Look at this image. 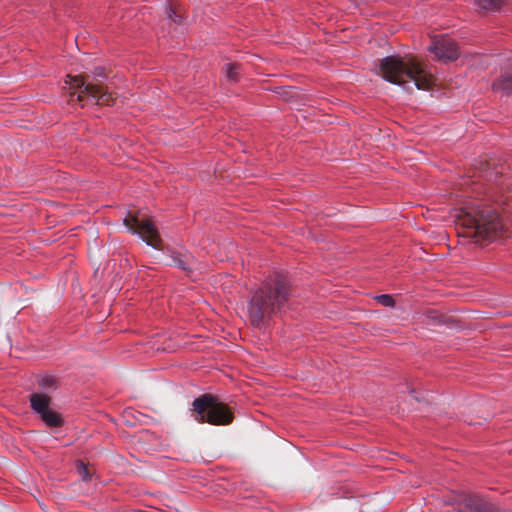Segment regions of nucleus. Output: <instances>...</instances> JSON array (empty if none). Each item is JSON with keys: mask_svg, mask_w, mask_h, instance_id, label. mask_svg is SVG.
<instances>
[{"mask_svg": "<svg viewBox=\"0 0 512 512\" xmlns=\"http://www.w3.org/2000/svg\"><path fill=\"white\" fill-rule=\"evenodd\" d=\"M291 295L287 278L279 273L267 277L253 293L247 305L251 324L265 328L272 316L285 309Z\"/></svg>", "mask_w": 512, "mask_h": 512, "instance_id": "nucleus-1", "label": "nucleus"}, {"mask_svg": "<svg viewBox=\"0 0 512 512\" xmlns=\"http://www.w3.org/2000/svg\"><path fill=\"white\" fill-rule=\"evenodd\" d=\"M377 70L382 79L411 93L413 88L428 90L430 81L423 66L415 57L392 54L379 60Z\"/></svg>", "mask_w": 512, "mask_h": 512, "instance_id": "nucleus-2", "label": "nucleus"}, {"mask_svg": "<svg viewBox=\"0 0 512 512\" xmlns=\"http://www.w3.org/2000/svg\"><path fill=\"white\" fill-rule=\"evenodd\" d=\"M192 406L197 414L195 420L200 423L219 426L228 425L233 421L234 416L230 407L210 393L195 398Z\"/></svg>", "mask_w": 512, "mask_h": 512, "instance_id": "nucleus-3", "label": "nucleus"}, {"mask_svg": "<svg viewBox=\"0 0 512 512\" xmlns=\"http://www.w3.org/2000/svg\"><path fill=\"white\" fill-rule=\"evenodd\" d=\"M29 402L32 411L47 427L60 428L64 425L62 414L51 408L52 397L30 394Z\"/></svg>", "mask_w": 512, "mask_h": 512, "instance_id": "nucleus-4", "label": "nucleus"}, {"mask_svg": "<svg viewBox=\"0 0 512 512\" xmlns=\"http://www.w3.org/2000/svg\"><path fill=\"white\" fill-rule=\"evenodd\" d=\"M123 223L129 233L137 235L147 246L157 248L155 241L158 237V230L150 219L131 216L130 218L125 217Z\"/></svg>", "mask_w": 512, "mask_h": 512, "instance_id": "nucleus-5", "label": "nucleus"}, {"mask_svg": "<svg viewBox=\"0 0 512 512\" xmlns=\"http://www.w3.org/2000/svg\"><path fill=\"white\" fill-rule=\"evenodd\" d=\"M428 51L438 60L445 63L455 61L460 56L457 43L448 36L433 38L431 44L428 46Z\"/></svg>", "mask_w": 512, "mask_h": 512, "instance_id": "nucleus-6", "label": "nucleus"}, {"mask_svg": "<svg viewBox=\"0 0 512 512\" xmlns=\"http://www.w3.org/2000/svg\"><path fill=\"white\" fill-rule=\"evenodd\" d=\"M164 259L162 263L166 266L176 267L187 274L193 272V266L195 263V258L187 249L185 248H173L167 247L162 250Z\"/></svg>", "mask_w": 512, "mask_h": 512, "instance_id": "nucleus-7", "label": "nucleus"}, {"mask_svg": "<svg viewBox=\"0 0 512 512\" xmlns=\"http://www.w3.org/2000/svg\"><path fill=\"white\" fill-rule=\"evenodd\" d=\"M458 512H504L487 498L477 495H465L459 502Z\"/></svg>", "mask_w": 512, "mask_h": 512, "instance_id": "nucleus-8", "label": "nucleus"}, {"mask_svg": "<svg viewBox=\"0 0 512 512\" xmlns=\"http://www.w3.org/2000/svg\"><path fill=\"white\" fill-rule=\"evenodd\" d=\"M78 88V100H90L91 103L105 104L109 100V93L104 91L101 84H92L84 80H76Z\"/></svg>", "mask_w": 512, "mask_h": 512, "instance_id": "nucleus-9", "label": "nucleus"}, {"mask_svg": "<svg viewBox=\"0 0 512 512\" xmlns=\"http://www.w3.org/2000/svg\"><path fill=\"white\" fill-rule=\"evenodd\" d=\"M36 383L40 392H33L32 394L45 395L46 397H51V394L59 387L58 379L51 374H39L36 377Z\"/></svg>", "mask_w": 512, "mask_h": 512, "instance_id": "nucleus-10", "label": "nucleus"}, {"mask_svg": "<svg viewBox=\"0 0 512 512\" xmlns=\"http://www.w3.org/2000/svg\"><path fill=\"white\" fill-rule=\"evenodd\" d=\"M222 72L229 84H236L240 81L242 66L236 62H228L223 66Z\"/></svg>", "mask_w": 512, "mask_h": 512, "instance_id": "nucleus-11", "label": "nucleus"}, {"mask_svg": "<svg viewBox=\"0 0 512 512\" xmlns=\"http://www.w3.org/2000/svg\"><path fill=\"white\" fill-rule=\"evenodd\" d=\"M505 0H475L477 7L484 11H498Z\"/></svg>", "mask_w": 512, "mask_h": 512, "instance_id": "nucleus-12", "label": "nucleus"}, {"mask_svg": "<svg viewBox=\"0 0 512 512\" xmlns=\"http://www.w3.org/2000/svg\"><path fill=\"white\" fill-rule=\"evenodd\" d=\"M374 299L382 306L384 307H394L395 306V300L392 295L390 294H380L376 295Z\"/></svg>", "mask_w": 512, "mask_h": 512, "instance_id": "nucleus-13", "label": "nucleus"}, {"mask_svg": "<svg viewBox=\"0 0 512 512\" xmlns=\"http://www.w3.org/2000/svg\"><path fill=\"white\" fill-rule=\"evenodd\" d=\"M91 77H92L93 81H96L99 83L103 82L104 80H106L108 78V76L105 73L104 67H101V66H97V67L93 68V70L91 71Z\"/></svg>", "mask_w": 512, "mask_h": 512, "instance_id": "nucleus-14", "label": "nucleus"}, {"mask_svg": "<svg viewBox=\"0 0 512 512\" xmlns=\"http://www.w3.org/2000/svg\"><path fill=\"white\" fill-rule=\"evenodd\" d=\"M77 471L79 475L81 476L83 481H89L91 479V475L88 472V469L86 465L83 462H79L77 464Z\"/></svg>", "mask_w": 512, "mask_h": 512, "instance_id": "nucleus-15", "label": "nucleus"}, {"mask_svg": "<svg viewBox=\"0 0 512 512\" xmlns=\"http://www.w3.org/2000/svg\"><path fill=\"white\" fill-rule=\"evenodd\" d=\"M406 389H407L410 397L413 398L416 402L421 403V402L426 401L424 396H422L414 388H411L409 385H406Z\"/></svg>", "mask_w": 512, "mask_h": 512, "instance_id": "nucleus-16", "label": "nucleus"}, {"mask_svg": "<svg viewBox=\"0 0 512 512\" xmlns=\"http://www.w3.org/2000/svg\"><path fill=\"white\" fill-rule=\"evenodd\" d=\"M166 14L168 19L172 20L173 22L177 23L181 21V16L176 13V11L171 7H166Z\"/></svg>", "mask_w": 512, "mask_h": 512, "instance_id": "nucleus-17", "label": "nucleus"}]
</instances>
